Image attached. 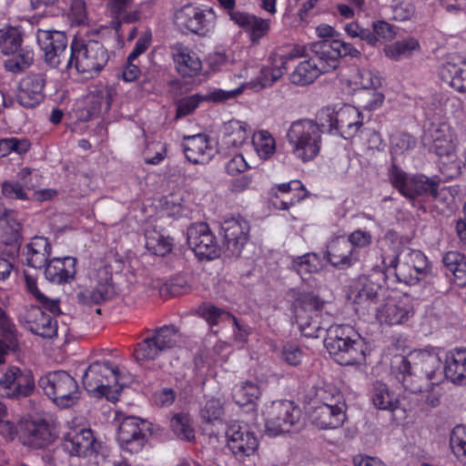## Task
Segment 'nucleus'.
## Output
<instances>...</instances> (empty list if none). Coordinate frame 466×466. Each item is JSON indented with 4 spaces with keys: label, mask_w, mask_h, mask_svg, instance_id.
Listing matches in <instances>:
<instances>
[{
    "label": "nucleus",
    "mask_w": 466,
    "mask_h": 466,
    "mask_svg": "<svg viewBox=\"0 0 466 466\" xmlns=\"http://www.w3.org/2000/svg\"><path fill=\"white\" fill-rule=\"evenodd\" d=\"M145 238L146 248L156 256L164 257L173 248V238L165 237L156 230L147 231Z\"/></svg>",
    "instance_id": "obj_50"
},
{
    "label": "nucleus",
    "mask_w": 466,
    "mask_h": 466,
    "mask_svg": "<svg viewBox=\"0 0 466 466\" xmlns=\"http://www.w3.org/2000/svg\"><path fill=\"white\" fill-rule=\"evenodd\" d=\"M324 302L319 296L312 292H303L299 295L295 301L296 314L303 315L314 314L321 312Z\"/></svg>",
    "instance_id": "obj_56"
},
{
    "label": "nucleus",
    "mask_w": 466,
    "mask_h": 466,
    "mask_svg": "<svg viewBox=\"0 0 466 466\" xmlns=\"http://www.w3.org/2000/svg\"><path fill=\"white\" fill-rule=\"evenodd\" d=\"M203 95L194 94L180 98L177 103V118H180L192 114L199 106L201 102H204Z\"/></svg>",
    "instance_id": "obj_60"
},
{
    "label": "nucleus",
    "mask_w": 466,
    "mask_h": 466,
    "mask_svg": "<svg viewBox=\"0 0 466 466\" xmlns=\"http://www.w3.org/2000/svg\"><path fill=\"white\" fill-rule=\"evenodd\" d=\"M327 259L335 268L345 269L355 265L359 260L350 244L345 238L332 240L327 250Z\"/></svg>",
    "instance_id": "obj_38"
},
{
    "label": "nucleus",
    "mask_w": 466,
    "mask_h": 466,
    "mask_svg": "<svg viewBox=\"0 0 466 466\" xmlns=\"http://www.w3.org/2000/svg\"><path fill=\"white\" fill-rule=\"evenodd\" d=\"M390 144L392 155H402L416 147L417 139L407 132L397 131L390 136Z\"/></svg>",
    "instance_id": "obj_58"
},
{
    "label": "nucleus",
    "mask_w": 466,
    "mask_h": 466,
    "mask_svg": "<svg viewBox=\"0 0 466 466\" xmlns=\"http://www.w3.org/2000/svg\"><path fill=\"white\" fill-rule=\"evenodd\" d=\"M18 350V338L15 324L0 307V364L5 361L8 351Z\"/></svg>",
    "instance_id": "obj_40"
},
{
    "label": "nucleus",
    "mask_w": 466,
    "mask_h": 466,
    "mask_svg": "<svg viewBox=\"0 0 466 466\" xmlns=\"http://www.w3.org/2000/svg\"><path fill=\"white\" fill-rule=\"evenodd\" d=\"M46 76L43 73H29L25 75L17 86L16 99L19 105L25 108H35L46 97L45 87Z\"/></svg>",
    "instance_id": "obj_27"
},
{
    "label": "nucleus",
    "mask_w": 466,
    "mask_h": 466,
    "mask_svg": "<svg viewBox=\"0 0 466 466\" xmlns=\"http://www.w3.org/2000/svg\"><path fill=\"white\" fill-rule=\"evenodd\" d=\"M226 437L228 447L238 461H245L258 448V440L255 433L249 431L248 425H241L238 421H231L228 425Z\"/></svg>",
    "instance_id": "obj_23"
},
{
    "label": "nucleus",
    "mask_w": 466,
    "mask_h": 466,
    "mask_svg": "<svg viewBox=\"0 0 466 466\" xmlns=\"http://www.w3.org/2000/svg\"><path fill=\"white\" fill-rule=\"evenodd\" d=\"M309 192L299 179L274 185L270 189V203L275 209L289 210L309 198Z\"/></svg>",
    "instance_id": "obj_26"
},
{
    "label": "nucleus",
    "mask_w": 466,
    "mask_h": 466,
    "mask_svg": "<svg viewBox=\"0 0 466 466\" xmlns=\"http://www.w3.org/2000/svg\"><path fill=\"white\" fill-rule=\"evenodd\" d=\"M252 144L261 159H268L276 152L275 138L267 130H260L252 137Z\"/></svg>",
    "instance_id": "obj_54"
},
{
    "label": "nucleus",
    "mask_w": 466,
    "mask_h": 466,
    "mask_svg": "<svg viewBox=\"0 0 466 466\" xmlns=\"http://www.w3.org/2000/svg\"><path fill=\"white\" fill-rule=\"evenodd\" d=\"M323 129L319 121L310 119H299L290 125L287 132V140L296 159L308 163L319 156Z\"/></svg>",
    "instance_id": "obj_5"
},
{
    "label": "nucleus",
    "mask_w": 466,
    "mask_h": 466,
    "mask_svg": "<svg viewBox=\"0 0 466 466\" xmlns=\"http://www.w3.org/2000/svg\"><path fill=\"white\" fill-rule=\"evenodd\" d=\"M385 269H392L396 279L408 286L418 284L425 279L431 265L427 256L419 249L403 248L399 255L383 258Z\"/></svg>",
    "instance_id": "obj_7"
},
{
    "label": "nucleus",
    "mask_w": 466,
    "mask_h": 466,
    "mask_svg": "<svg viewBox=\"0 0 466 466\" xmlns=\"http://www.w3.org/2000/svg\"><path fill=\"white\" fill-rule=\"evenodd\" d=\"M22 234L18 228L6 226L0 230V252L14 258L22 244Z\"/></svg>",
    "instance_id": "obj_47"
},
{
    "label": "nucleus",
    "mask_w": 466,
    "mask_h": 466,
    "mask_svg": "<svg viewBox=\"0 0 466 466\" xmlns=\"http://www.w3.org/2000/svg\"><path fill=\"white\" fill-rule=\"evenodd\" d=\"M35 387L33 372L16 366L8 367L0 378V395L4 398L20 400L29 397Z\"/></svg>",
    "instance_id": "obj_17"
},
{
    "label": "nucleus",
    "mask_w": 466,
    "mask_h": 466,
    "mask_svg": "<svg viewBox=\"0 0 466 466\" xmlns=\"http://www.w3.org/2000/svg\"><path fill=\"white\" fill-rule=\"evenodd\" d=\"M39 387L57 407H73L80 398L79 386L76 379L65 370H55L43 375Z\"/></svg>",
    "instance_id": "obj_10"
},
{
    "label": "nucleus",
    "mask_w": 466,
    "mask_h": 466,
    "mask_svg": "<svg viewBox=\"0 0 466 466\" xmlns=\"http://www.w3.org/2000/svg\"><path fill=\"white\" fill-rule=\"evenodd\" d=\"M419 41L414 37H408L396 41L384 47L385 56L392 60L399 61L403 57H410L414 51H420Z\"/></svg>",
    "instance_id": "obj_49"
},
{
    "label": "nucleus",
    "mask_w": 466,
    "mask_h": 466,
    "mask_svg": "<svg viewBox=\"0 0 466 466\" xmlns=\"http://www.w3.org/2000/svg\"><path fill=\"white\" fill-rule=\"evenodd\" d=\"M295 318L303 336L307 338H319L322 334L326 333V337H328V329L330 325L322 320L321 312L309 315L297 313Z\"/></svg>",
    "instance_id": "obj_43"
},
{
    "label": "nucleus",
    "mask_w": 466,
    "mask_h": 466,
    "mask_svg": "<svg viewBox=\"0 0 466 466\" xmlns=\"http://www.w3.org/2000/svg\"><path fill=\"white\" fill-rule=\"evenodd\" d=\"M443 371L454 384L466 385V350L454 349L446 353Z\"/></svg>",
    "instance_id": "obj_37"
},
{
    "label": "nucleus",
    "mask_w": 466,
    "mask_h": 466,
    "mask_svg": "<svg viewBox=\"0 0 466 466\" xmlns=\"http://www.w3.org/2000/svg\"><path fill=\"white\" fill-rule=\"evenodd\" d=\"M315 400L319 405L329 404V406L347 408L343 394L339 389L332 384H324L318 387L315 392Z\"/></svg>",
    "instance_id": "obj_52"
},
{
    "label": "nucleus",
    "mask_w": 466,
    "mask_h": 466,
    "mask_svg": "<svg viewBox=\"0 0 466 466\" xmlns=\"http://www.w3.org/2000/svg\"><path fill=\"white\" fill-rule=\"evenodd\" d=\"M440 367L441 359L437 354L420 350L408 357L395 356L391 360L390 377L404 391L419 393L422 390V383L417 371L420 370L428 380H431Z\"/></svg>",
    "instance_id": "obj_2"
},
{
    "label": "nucleus",
    "mask_w": 466,
    "mask_h": 466,
    "mask_svg": "<svg viewBox=\"0 0 466 466\" xmlns=\"http://www.w3.org/2000/svg\"><path fill=\"white\" fill-rule=\"evenodd\" d=\"M230 21L248 35L252 44L259 43L263 37L268 35L271 27L270 19L245 11L234 13Z\"/></svg>",
    "instance_id": "obj_31"
},
{
    "label": "nucleus",
    "mask_w": 466,
    "mask_h": 466,
    "mask_svg": "<svg viewBox=\"0 0 466 466\" xmlns=\"http://www.w3.org/2000/svg\"><path fill=\"white\" fill-rule=\"evenodd\" d=\"M118 366L110 360H97L86 370L82 380L84 388L97 398L118 400L122 386L119 383Z\"/></svg>",
    "instance_id": "obj_6"
},
{
    "label": "nucleus",
    "mask_w": 466,
    "mask_h": 466,
    "mask_svg": "<svg viewBox=\"0 0 466 466\" xmlns=\"http://www.w3.org/2000/svg\"><path fill=\"white\" fill-rule=\"evenodd\" d=\"M346 409L329 404L318 405L311 412L312 423L323 430L339 428L346 420Z\"/></svg>",
    "instance_id": "obj_36"
},
{
    "label": "nucleus",
    "mask_w": 466,
    "mask_h": 466,
    "mask_svg": "<svg viewBox=\"0 0 466 466\" xmlns=\"http://www.w3.org/2000/svg\"><path fill=\"white\" fill-rule=\"evenodd\" d=\"M23 34L18 26L7 25L0 28V50L5 56H13L5 61V69L11 73H21L34 61V51L22 46Z\"/></svg>",
    "instance_id": "obj_13"
},
{
    "label": "nucleus",
    "mask_w": 466,
    "mask_h": 466,
    "mask_svg": "<svg viewBox=\"0 0 466 466\" xmlns=\"http://www.w3.org/2000/svg\"><path fill=\"white\" fill-rule=\"evenodd\" d=\"M48 303H37L27 308L23 315L26 329L32 333L51 339L57 334L56 317L62 314L60 301L56 299V309L49 307Z\"/></svg>",
    "instance_id": "obj_15"
},
{
    "label": "nucleus",
    "mask_w": 466,
    "mask_h": 466,
    "mask_svg": "<svg viewBox=\"0 0 466 466\" xmlns=\"http://www.w3.org/2000/svg\"><path fill=\"white\" fill-rule=\"evenodd\" d=\"M92 285L80 293V299L86 305H101L113 299L116 288L110 265H104L96 270Z\"/></svg>",
    "instance_id": "obj_22"
},
{
    "label": "nucleus",
    "mask_w": 466,
    "mask_h": 466,
    "mask_svg": "<svg viewBox=\"0 0 466 466\" xmlns=\"http://www.w3.org/2000/svg\"><path fill=\"white\" fill-rule=\"evenodd\" d=\"M135 0H108L106 9L111 18L110 26L117 35L123 24H134L140 19V11L131 9Z\"/></svg>",
    "instance_id": "obj_33"
},
{
    "label": "nucleus",
    "mask_w": 466,
    "mask_h": 466,
    "mask_svg": "<svg viewBox=\"0 0 466 466\" xmlns=\"http://www.w3.org/2000/svg\"><path fill=\"white\" fill-rule=\"evenodd\" d=\"M300 417V410L291 400L273 401L266 419V430L269 435L277 436L289 432Z\"/></svg>",
    "instance_id": "obj_21"
},
{
    "label": "nucleus",
    "mask_w": 466,
    "mask_h": 466,
    "mask_svg": "<svg viewBox=\"0 0 466 466\" xmlns=\"http://www.w3.org/2000/svg\"><path fill=\"white\" fill-rule=\"evenodd\" d=\"M150 424L137 417H127L117 431V441L121 449L131 454L139 452L151 434Z\"/></svg>",
    "instance_id": "obj_19"
},
{
    "label": "nucleus",
    "mask_w": 466,
    "mask_h": 466,
    "mask_svg": "<svg viewBox=\"0 0 466 466\" xmlns=\"http://www.w3.org/2000/svg\"><path fill=\"white\" fill-rule=\"evenodd\" d=\"M371 400L374 406L380 410L394 411L399 407L398 396L381 381L373 383Z\"/></svg>",
    "instance_id": "obj_45"
},
{
    "label": "nucleus",
    "mask_w": 466,
    "mask_h": 466,
    "mask_svg": "<svg viewBox=\"0 0 466 466\" xmlns=\"http://www.w3.org/2000/svg\"><path fill=\"white\" fill-rule=\"evenodd\" d=\"M321 268L319 257L313 252L306 253L292 258L289 269L295 271L303 281Z\"/></svg>",
    "instance_id": "obj_46"
},
{
    "label": "nucleus",
    "mask_w": 466,
    "mask_h": 466,
    "mask_svg": "<svg viewBox=\"0 0 466 466\" xmlns=\"http://www.w3.org/2000/svg\"><path fill=\"white\" fill-rule=\"evenodd\" d=\"M422 143L440 158L455 157L457 137L451 127L445 121L431 122L424 129Z\"/></svg>",
    "instance_id": "obj_16"
},
{
    "label": "nucleus",
    "mask_w": 466,
    "mask_h": 466,
    "mask_svg": "<svg viewBox=\"0 0 466 466\" xmlns=\"http://www.w3.org/2000/svg\"><path fill=\"white\" fill-rule=\"evenodd\" d=\"M165 205L167 215L176 218L188 217L191 212L182 198L177 195L167 197Z\"/></svg>",
    "instance_id": "obj_61"
},
{
    "label": "nucleus",
    "mask_w": 466,
    "mask_h": 466,
    "mask_svg": "<svg viewBox=\"0 0 466 466\" xmlns=\"http://www.w3.org/2000/svg\"><path fill=\"white\" fill-rule=\"evenodd\" d=\"M305 52V46H295L286 54H274L270 57V65L263 66L255 79L245 83L244 89L258 92L271 86L287 71L289 63L304 56Z\"/></svg>",
    "instance_id": "obj_14"
},
{
    "label": "nucleus",
    "mask_w": 466,
    "mask_h": 466,
    "mask_svg": "<svg viewBox=\"0 0 466 466\" xmlns=\"http://www.w3.org/2000/svg\"><path fill=\"white\" fill-rule=\"evenodd\" d=\"M170 428L177 439L188 442L195 441L196 431L189 414L185 412L174 414L170 420Z\"/></svg>",
    "instance_id": "obj_48"
},
{
    "label": "nucleus",
    "mask_w": 466,
    "mask_h": 466,
    "mask_svg": "<svg viewBox=\"0 0 466 466\" xmlns=\"http://www.w3.org/2000/svg\"><path fill=\"white\" fill-rule=\"evenodd\" d=\"M174 24L185 35L209 36L217 25V14L210 6L187 4L175 12Z\"/></svg>",
    "instance_id": "obj_8"
},
{
    "label": "nucleus",
    "mask_w": 466,
    "mask_h": 466,
    "mask_svg": "<svg viewBox=\"0 0 466 466\" xmlns=\"http://www.w3.org/2000/svg\"><path fill=\"white\" fill-rule=\"evenodd\" d=\"M51 244L47 238L36 236L25 246V260L28 267L42 268L48 263Z\"/></svg>",
    "instance_id": "obj_39"
},
{
    "label": "nucleus",
    "mask_w": 466,
    "mask_h": 466,
    "mask_svg": "<svg viewBox=\"0 0 466 466\" xmlns=\"http://www.w3.org/2000/svg\"><path fill=\"white\" fill-rule=\"evenodd\" d=\"M147 336L135 345L133 356L138 362L155 360L163 352L176 347L178 329L173 324L154 329H146Z\"/></svg>",
    "instance_id": "obj_12"
},
{
    "label": "nucleus",
    "mask_w": 466,
    "mask_h": 466,
    "mask_svg": "<svg viewBox=\"0 0 466 466\" xmlns=\"http://www.w3.org/2000/svg\"><path fill=\"white\" fill-rule=\"evenodd\" d=\"M389 179L394 188L410 200L420 198H435L438 195L440 179L423 174L408 176L400 167L392 164L389 169Z\"/></svg>",
    "instance_id": "obj_11"
},
{
    "label": "nucleus",
    "mask_w": 466,
    "mask_h": 466,
    "mask_svg": "<svg viewBox=\"0 0 466 466\" xmlns=\"http://www.w3.org/2000/svg\"><path fill=\"white\" fill-rule=\"evenodd\" d=\"M440 78L461 94H466V58L451 54L438 66Z\"/></svg>",
    "instance_id": "obj_28"
},
{
    "label": "nucleus",
    "mask_w": 466,
    "mask_h": 466,
    "mask_svg": "<svg viewBox=\"0 0 466 466\" xmlns=\"http://www.w3.org/2000/svg\"><path fill=\"white\" fill-rule=\"evenodd\" d=\"M109 60L104 45L92 39L75 35L69 46V56L66 69H76L78 73L99 74Z\"/></svg>",
    "instance_id": "obj_4"
},
{
    "label": "nucleus",
    "mask_w": 466,
    "mask_h": 466,
    "mask_svg": "<svg viewBox=\"0 0 466 466\" xmlns=\"http://www.w3.org/2000/svg\"><path fill=\"white\" fill-rule=\"evenodd\" d=\"M445 275L458 287L466 286V257L458 251H449L442 258Z\"/></svg>",
    "instance_id": "obj_41"
},
{
    "label": "nucleus",
    "mask_w": 466,
    "mask_h": 466,
    "mask_svg": "<svg viewBox=\"0 0 466 466\" xmlns=\"http://www.w3.org/2000/svg\"><path fill=\"white\" fill-rule=\"evenodd\" d=\"M182 147L187 160L194 165L209 163L218 152V143L204 133L184 137Z\"/></svg>",
    "instance_id": "obj_25"
},
{
    "label": "nucleus",
    "mask_w": 466,
    "mask_h": 466,
    "mask_svg": "<svg viewBox=\"0 0 466 466\" xmlns=\"http://www.w3.org/2000/svg\"><path fill=\"white\" fill-rule=\"evenodd\" d=\"M450 446L459 461L466 464V426H455L450 436Z\"/></svg>",
    "instance_id": "obj_55"
},
{
    "label": "nucleus",
    "mask_w": 466,
    "mask_h": 466,
    "mask_svg": "<svg viewBox=\"0 0 466 466\" xmlns=\"http://www.w3.org/2000/svg\"><path fill=\"white\" fill-rule=\"evenodd\" d=\"M317 121L331 134H338L344 139L354 137L363 125L361 112L355 106L344 105L338 110L331 106L321 108Z\"/></svg>",
    "instance_id": "obj_9"
},
{
    "label": "nucleus",
    "mask_w": 466,
    "mask_h": 466,
    "mask_svg": "<svg viewBox=\"0 0 466 466\" xmlns=\"http://www.w3.org/2000/svg\"><path fill=\"white\" fill-rule=\"evenodd\" d=\"M167 156V146L160 141L150 142L143 151V158L147 164L157 165Z\"/></svg>",
    "instance_id": "obj_59"
},
{
    "label": "nucleus",
    "mask_w": 466,
    "mask_h": 466,
    "mask_svg": "<svg viewBox=\"0 0 466 466\" xmlns=\"http://www.w3.org/2000/svg\"><path fill=\"white\" fill-rule=\"evenodd\" d=\"M414 314L412 305L408 299L387 298L386 302L377 309L376 318L389 326L401 325Z\"/></svg>",
    "instance_id": "obj_32"
},
{
    "label": "nucleus",
    "mask_w": 466,
    "mask_h": 466,
    "mask_svg": "<svg viewBox=\"0 0 466 466\" xmlns=\"http://www.w3.org/2000/svg\"><path fill=\"white\" fill-rule=\"evenodd\" d=\"M324 344L331 359L341 366L359 365L366 360L365 340L350 325H330Z\"/></svg>",
    "instance_id": "obj_3"
},
{
    "label": "nucleus",
    "mask_w": 466,
    "mask_h": 466,
    "mask_svg": "<svg viewBox=\"0 0 466 466\" xmlns=\"http://www.w3.org/2000/svg\"><path fill=\"white\" fill-rule=\"evenodd\" d=\"M350 244V248L356 253V258L360 261L367 249L372 243L370 232L361 228L355 229L345 239Z\"/></svg>",
    "instance_id": "obj_57"
},
{
    "label": "nucleus",
    "mask_w": 466,
    "mask_h": 466,
    "mask_svg": "<svg viewBox=\"0 0 466 466\" xmlns=\"http://www.w3.org/2000/svg\"><path fill=\"white\" fill-rule=\"evenodd\" d=\"M312 56L301 61L290 75V80L297 86L313 83L320 75L332 72L339 66L344 56L359 58L360 51L352 44L341 39L319 40L311 45Z\"/></svg>",
    "instance_id": "obj_1"
},
{
    "label": "nucleus",
    "mask_w": 466,
    "mask_h": 466,
    "mask_svg": "<svg viewBox=\"0 0 466 466\" xmlns=\"http://www.w3.org/2000/svg\"><path fill=\"white\" fill-rule=\"evenodd\" d=\"M361 288L359 289L355 299L357 304L371 303L376 304L380 295H383L384 287L370 278H364L360 280Z\"/></svg>",
    "instance_id": "obj_51"
},
{
    "label": "nucleus",
    "mask_w": 466,
    "mask_h": 466,
    "mask_svg": "<svg viewBox=\"0 0 466 466\" xmlns=\"http://www.w3.org/2000/svg\"><path fill=\"white\" fill-rule=\"evenodd\" d=\"M98 443L88 428H73L65 434L63 447L72 456L86 457L97 452Z\"/></svg>",
    "instance_id": "obj_29"
},
{
    "label": "nucleus",
    "mask_w": 466,
    "mask_h": 466,
    "mask_svg": "<svg viewBox=\"0 0 466 466\" xmlns=\"http://www.w3.org/2000/svg\"><path fill=\"white\" fill-rule=\"evenodd\" d=\"M199 315L208 323L210 327L217 326L222 321H232L239 331L241 339L245 340L248 334H242L238 319L229 311L216 307L210 303H205L198 309Z\"/></svg>",
    "instance_id": "obj_44"
},
{
    "label": "nucleus",
    "mask_w": 466,
    "mask_h": 466,
    "mask_svg": "<svg viewBox=\"0 0 466 466\" xmlns=\"http://www.w3.org/2000/svg\"><path fill=\"white\" fill-rule=\"evenodd\" d=\"M244 91V86L231 89V90H224L221 88H215L208 92L207 95H203V99L206 102H213V103H221L226 102L228 100L236 98L238 96L242 94Z\"/></svg>",
    "instance_id": "obj_63"
},
{
    "label": "nucleus",
    "mask_w": 466,
    "mask_h": 466,
    "mask_svg": "<svg viewBox=\"0 0 466 466\" xmlns=\"http://www.w3.org/2000/svg\"><path fill=\"white\" fill-rule=\"evenodd\" d=\"M77 259L74 257L53 258L45 268L46 279L56 284L72 281L76 274Z\"/></svg>",
    "instance_id": "obj_34"
},
{
    "label": "nucleus",
    "mask_w": 466,
    "mask_h": 466,
    "mask_svg": "<svg viewBox=\"0 0 466 466\" xmlns=\"http://www.w3.org/2000/svg\"><path fill=\"white\" fill-rule=\"evenodd\" d=\"M261 395L258 385L253 381L246 380L233 390V399L239 406L254 404Z\"/></svg>",
    "instance_id": "obj_53"
},
{
    "label": "nucleus",
    "mask_w": 466,
    "mask_h": 466,
    "mask_svg": "<svg viewBox=\"0 0 466 466\" xmlns=\"http://www.w3.org/2000/svg\"><path fill=\"white\" fill-rule=\"evenodd\" d=\"M222 144L227 147H238L250 137L251 130L245 122L232 119L223 126Z\"/></svg>",
    "instance_id": "obj_42"
},
{
    "label": "nucleus",
    "mask_w": 466,
    "mask_h": 466,
    "mask_svg": "<svg viewBox=\"0 0 466 466\" xmlns=\"http://www.w3.org/2000/svg\"><path fill=\"white\" fill-rule=\"evenodd\" d=\"M223 408L219 400L212 398L208 400L200 410L201 418L207 422H212L221 418Z\"/></svg>",
    "instance_id": "obj_64"
},
{
    "label": "nucleus",
    "mask_w": 466,
    "mask_h": 466,
    "mask_svg": "<svg viewBox=\"0 0 466 466\" xmlns=\"http://www.w3.org/2000/svg\"><path fill=\"white\" fill-rule=\"evenodd\" d=\"M173 60L182 77H195L202 69V62L196 52L179 43L174 46Z\"/></svg>",
    "instance_id": "obj_35"
},
{
    "label": "nucleus",
    "mask_w": 466,
    "mask_h": 466,
    "mask_svg": "<svg viewBox=\"0 0 466 466\" xmlns=\"http://www.w3.org/2000/svg\"><path fill=\"white\" fill-rule=\"evenodd\" d=\"M187 243L200 259H214L220 256L217 238L205 222L196 223L187 228Z\"/></svg>",
    "instance_id": "obj_24"
},
{
    "label": "nucleus",
    "mask_w": 466,
    "mask_h": 466,
    "mask_svg": "<svg viewBox=\"0 0 466 466\" xmlns=\"http://www.w3.org/2000/svg\"><path fill=\"white\" fill-rule=\"evenodd\" d=\"M1 193L5 198L26 200L28 195L19 181L5 180L1 184Z\"/></svg>",
    "instance_id": "obj_62"
},
{
    "label": "nucleus",
    "mask_w": 466,
    "mask_h": 466,
    "mask_svg": "<svg viewBox=\"0 0 466 466\" xmlns=\"http://www.w3.org/2000/svg\"><path fill=\"white\" fill-rule=\"evenodd\" d=\"M37 43L44 53L45 63L52 68H66L68 39L65 32L38 29Z\"/></svg>",
    "instance_id": "obj_18"
},
{
    "label": "nucleus",
    "mask_w": 466,
    "mask_h": 466,
    "mask_svg": "<svg viewBox=\"0 0 466 466\" xmlns=\"http://www.w3.org/2000/svg\"><path fill=\"white\" fill-rule=\"evenodd\" d=\"M223 248L229 257H239L249 239L250 225L242 216H232L223 220L220 226Z\"/></svg>",
    "instance_id": "obj_20"
},
{
    "label": "nucleus",
    "mask_w": 466,
    "mask_h": 466,
    "mask_svg": "<svg viewBox=\"0 0 466 466\" xmlns=\"http://www.w3.org/2000/svg\"><path fill=\"white\" fill-rule=\"evenodd\" d=\"M19 440L25 446L34 449H44L55 440L50 424L44 419L27 420L19 433Z\"/></svg>",
    "instance_id": "obj_30"
}]
</instances>
